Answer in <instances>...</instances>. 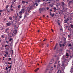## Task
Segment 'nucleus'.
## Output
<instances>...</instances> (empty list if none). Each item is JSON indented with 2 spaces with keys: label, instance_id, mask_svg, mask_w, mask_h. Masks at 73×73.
<instances>
[{
  "label": "nucleus",
  "instance_id": "f257e3e1",
  "mask_svg": "<svg viewBox=\"0 0 73 73\" xmlns=\"http://www.w3.org/2000/svg\"><path fill=\"white\" fill-rule=\"evenodd\" d=\"M10 31V30H9V29H5V33H7L8 34H11V33H9Z\"/></svg>",
  "mask_w": 73,
  "mask_h": 73
},
{
  "label": "nucleus",
  "instance_id": "f03ea898",
  "mask_svg": "<svg viewBox=\"0 0 73 73\" xmlns=\"http://www.w3.org/2000/svg\"><path fill=\"white\" fill-rule=\"evenodd\" d=\"M61 3V5L63 8H64V6L65 5V3H64V2H62Z\"/></svg>",
  "mask_w": 73,
  "mask_h": 73
},
{
  "label": "nucleus",
  "instance_id": "7ed1b4c3",
  "mask_svg": "<svg viewBox=\"0 0 73 73\" xmlns=\"http://www.w3.org/2000/svg\"><path fill=\"white\" fill-rule=\"evenodd\" d=\"M66 58H68V57H66L64 55H63V56L62 59H63V60H66V59H66Z\"/></svg>",
  "mask_w": 73,
  "mask_h": 73
},
{
  "label": "nucleus",
  "instance_id": "20e7f679",
  "mask_svg": "<svg viewBox=\"0 0 73 73\" xmlns=\"http://www.w3.org/2000/svg\"><path fill=\"white\" fill-rule=\"evenodd\" d=\"M11 23L10 22L7 23H6V25L7 26H10L11 25Z\"/></svg>",
  "mask_w": 73,
  "mask_h": 73
},
{
  "label": "nucleus",
  "instance_id": "39448f33",
  "mask_svg": "<svg viewBox=\"0 0 73 73\" xmlns=\"http://www.w3.org/2000/svg\"><path fill=\"white\" fill-rule=\"evenodd\" d=\"M39 10L41 12H43L44 11V8H40L39 9Z\"/></svg>",
  "mask_w": 73,
  "mask_h": 73
},
{
  "label": "nucleus",
  "instance_id": "423d86ee",
  "mask_svg": "<svg viewBox=\"0 0 73 73\" xmlns=\"http://www.w3.org/2000/svg\"><path fill=\"white\" fill-rule=\"evenodd\" d=\"M22 13H23V12H22L21 11L19 12V14L20 16L22 15Z\"/></svg>",
  "mask_w": 73,
  "mask_h": 73
},
{
  "label": "nucleus",
  "instance_id": "0eeeda50",
  "mask_svg": "<svg viewBox=\"0 0 73 73\" xmlns=\"http://www.w3.org/2000/svg\"><path fill=\"white\" fill-rule=\"evenodd\" d=\"M24 10H25V9H21V11L24 13Z\"/></svg>",
  "mask_w": 73,
  "mask_h": 73
},
{
  "label": "nucleus",
  "instance_id": "6e6552de",
  "mask_svg": "<svg viewBox=\"0 0 73 73\" xmlns=\"http://www.w3.org/2000/svg\"><path fill=\"white\" fill-rule=\"evenodd\" d=\"M17 30H14L13 31V33L14 34H16V33H17Z\"/></svg>",
  "mask_w": 73,
  "mask_h": 73
},
{
  "label": "nucleus",
  "instance_id": "1a4fd4ad",
  "mask_svg": "<svg viewBox=\"0 0 73 73\" xmlns=\"http://www.w3.org/2000/svg\"><path fill=\"white\" fill-rule=\"evenodd\" d=\"M67 20H66V19H65L64 21V23H67Z\"/></svg>",
  "mask_w": 73,
  "mask_h": 73
},
{
  "label": "nucleus",
  "instance_id": "9d476101",
  "mask_svg": "<svg viewBox=\"0 0 73 73\" xmlns=\"http://www.w3.org/2000/svg\"><path fill=\"white\" fill-rule=\"evenodd\" d=\"M25 1H23L22 2V3L23 4H25Z\"/></svg>",
  "mask_w": 73,
  "mask_h": 73
},
{
  "label": "nucleus",
  "instance_id": "9b49d317",
  "mask_svg": "<svg viewBox=\"0 0 73 73\" xmlns=\"http://www.w3.org/2000/svg\"><path fill=\"white\" fill-rule=\"evenodd\" d=\"M35 5H36V7H37V6H38V4H37V3H35L34 4V5L35 6Z\"/></svg>",
  "mask_w": 73,
  "mask_h": 73
},
{
  "label": "nucleus",
  "instance_id": "f8f14e48",
  "mask_svg": "<svg viewBox=\"0 0 73 73\" xmlns=\"http://www.w3.org/2000/svg\"><path fill=\"white\" fill-rule=\"evenodd\" d=\"M67 1L69 3H72V1H69V0H67Z\"/></svg>",
  "mask_w": 73,
  "mask_h": 73
},
{
  "label": "nucleus",
  "instance_id": "ddd939ff",
  "mask_svg": "<svg viewBox=\"0 0 73 73\" xmlns=\"http://www.w3.org/2000/svg\"><path fill=\"white\" fill-rule=\"evenodd\" d=\"M18 7L19 9H20L21 8V5H20L18 6Z\"/></svg>",
  "mask_w": 73,
  "mask_h": 73
},
{
  "label": "nucleus",
  "instance_id": "4468645a",
  "mask_svg": "<svg viewBox=\"0 0 73 73\" xmlns=\"http://www.w3.org/2000/svg\"><path fill=\"white\" fill-rule=\"evenodd\" d=\"M65 56L66 57V56H67V57H68V56H69V54H68V53H66V54Z\"/></svg>",
  "mask_w": 73,
  "mask_h": 73
},
{
  "label": "nucleus",
  "instance_id": "2eb2a0df",
  "mask_svg": "<svg viewBox=\"0 0 73 73\" xmlns=\"http://www.w3.org/2000/svg\"><path fill=\"white\" fill-rule=\"evenodd\" d=\"M13 40V39H12V38H10L9 39V41H11V40Z\"/></svg>",
  "mask_w": 73,
  "mask_h": 73
},
{
  "label": "nucleus",
  "instance_id": "dca6fc26",
  "mask_svg": "<svg viewBox=\"0 0 73 73\" xmlns=\"http://www.w3.org/2000/svg\"><path fill=\"white\" fill-rule=\"evenodd\" d=\"M66 20L67 21H69L70 20V19L69 18H67L66 19Z\"/></svg>",
  "mask_w": 73,
  "mask_h": 73
},
{
  "label": "nucleus",
  "instance_id": "f3484780",
  "mask_svg": "<svg viewBox=\"0 0 73 73\" xmlns=\"http://www.w3.org/2000/svg\"><path fill=\"white\" fill-rule=\"evenodd\" d=\"M61 65L60 64H58V67H60V66Z\"/></svg>",
  "mask_w": 73,
  "mask_h": 73
},
{
  "label": "nucleus",
  "instance_id": "a211bd4d",
  "mask_svg": "<svg viewBox=\"0 0 73 73\" xmlns=\"http://www.w3.org/2000/svg\"><path fill=\"white\" fill-rule=\"evenodd\" d=\"M38 69H39V68H38L37 69H36L35 70V72H37V70H38Z\"/></svg>",
  "mask_w": 73,
  "mask_h": 73
},
{
  "label": "nucleus",
  "instance_id": "6ab92c4d",
  "mask_svg": "<svg viewBox=\"0 0 73 73\" xmlns=\"http://www.w3.org/2000/svg\"><path fill=\"white\" fill-rule=\"evenodd\" d=\"M66 38H64V41H66Z\"/></svg>",
  "mask_w": 73,
  "mask_h": 73
},
{
  "label": "nucleus",
  "instance_id": "aec40b11",
  "mask_svg": "<svg viewBox=\"0 0 73 73\" xmlns=\"http://www.w3.org/2000/svg\"><path fill=\"white\" fill-rule=\"evenodd\" d=\"M8 59H9L8 60V61H11V58H8Z\"/></svg>",
  "mask_w": 73,
  "mask_h": 73
},
{
  "label": "nucleus",
  "instance_id": "412c9836",
  "mask_svg": "<svg viewBox=\"0 0 73 73\" xmlns=\"http://www.w3.org/2000/svg\"><path fill=\"white\" fill-rule=\"evenodd\" d=\"M49 6L50 7H53V5L52 4H50Z\"/></svg>",
  "mask_w": 73,
  "mask_h": 73
},
{
  "label": "nucleus",
  "instance_id": "4be33fe9",
  "mask_svg": "<svg viewBox=\"0 0 73 73\" xmlns=\"http://www.w3.org/2000/svg\"><path fill=\"white\" fill-rule=\"evenodd\" d=\"M59 72H60V73H61V70H58V71L57 72V73H58Z\"/></svg>",
  "mask_w": 73,
  "mask_h": 73
},
{
  "label": "nucleus",
  "instance_id": "5701e85b",
  "mask_svg": "<svg viewBox=\"0 0 73 73\" xmlns=\"http://www.w3.org/2000/svg\"><path fill=\"white\" fill-rule=\"evenodd\" d=\"M71 27L72 28V29H73V25H71Z\"/></svg>",
  "mask_w": 73,
  "mask_h": 73
},
{
  "label": "nucleus",
  "instance_id": "b1692460",
  "mask_svg": "<svg viewBox=\"0 0 73 73\" xmlns=\"http://www.w3.org/2000/svg\"><path fill=\"white\" fill-rule=\"evenodd\" d=\"M8 68H12V66L11 65H10L8 67Z\"/></svg>",
  "mask_w": 73,
  "mask_h": 73
},
{
  "label": "nucleus",
  "instance_id": "393cba45",
  "mask_svg": "<svg viewBox=\"0 0 73 73\" xmlns=\"http://www.w3.org/2000/svg\"><path fill=\"white\" fill-rule=\"evenodd\" d=\"M9 19L11 20L12 19V18L11 17H9Z\"/></svg>",
  "mask_w": 73,
  "mask_h": 73
},
{
  "label": "nucleus",
  "instance_id": "a878e982",
  "mask_svg": "<svg viewBox=\"0 0 73 73\" xmlns=\"http://www.w3.org/2000/svg\"><path fill=\"white\" fill-rule=\"evenodd\" d=\"M64 44H66V41H64Z\"/></svg>",
  "mask_w": 73,
  "mask_h": 73
},
{
  "label": "nucleus",
  "instance_id": "bb28decb",
  "mask_svg": "<svg viewBox=\"0 0 73 73\" xmlns=\"http://www.w3.org/2000/svg\"><path fill=\"white\" fill-rule=\"evenodd\" d=\"M10 10L11 11H13L14 10L13 9H10Z\"/></svg>",
  "mask_w": 73,
  "mask_h": 73
},
{
  "label": "nucleus",
  "instance_id": "cd10ccee",
  "mask_svg": "<svg viewBox=\"0 0 73 73\" xmlns=\"http://www.w3.org/2000/svg\"><path fill=\"white\" fill-rule=\"evenodd\" d=\"M50 16H51L52 17H53V16H54V14H51V15H50Z\"/></svg>",
  "mask_w": 73,
  "mask_h": 73
},
{
  "label": "nucleus",
  "instance_id": "c85d7f7f",
  "mask_svg": "<svg viewBox=\"0 0 73 73\" xmlns=\"http://www.w3.org/2000/svg\"><path fill=\"white\" fill-rule=\"evenodd\" d=\"M71 45H72V44H69V45H68V46H71Z\"/></svg>",
  "mask_w": 73,
  "mask_h": 73
},
{
  "label": "nucleus",
  "instance_id": "c756f323",
  "mask_svg": "<svg viewBox=\"0 0 73 73\" xmlns=\"http://www.w3.org/2000/svg\"><path fill=\"white\" fill-rule=\"evenodd\" d=\"M53 61H54V59H52L51 60V62H53Z\"/></svg>",
  "mask_w": 73,
  "mask_h": 73
},
{
  "label": "nucleus",
  "instance_id": "7c9ffc66",
  "mask_svg": "<svg viewBox=\"0 0 73 73\" xmlns=\"http://www.w3.org/2000/svg\"><path fill=\"white\" fill-rule=\"evenodd\" d=\"M1 37L2 38H4V35H2Z\"/></svg>",
  "mask_w": 73,
  "mask_h": 73
},
{
  "label": "nucleus",
  "instance_id": "2f4dec72",
  "mask_svg": "<svg viewBox=\"0 0 73 73\" xmlns=\"http://www.w3.org/2000/svg\"><path fill=\"white\" fill-rule=\"evenodd\" d=\"M23 17V16H22V15L21 16H19V17L20 19H21L22 17Z\"/></svg>",
  "mask_w": 73,
  "mask_h": 73
},
{
  "label": "nucleus",
  "instance_id": "473e14b6",
  "mask_svg": "<svg viewBox=\"0 0 73 73\" xmlns=\"http://www.w3.org/2000/svg\"><path fill=\"white\" fill-rule=\"evenodd\" d=\"M3 10H0V12H3Z\"/></svg>",
  "mask_w": 73,
  "mask_h": 73
},
{
  "label": "nucleus",
  "instance_id": "72a5a7b5",
  "mask_svg": "<svg viewBox=\"0 0 73 73\" xmlns=\"http://www.w3.org/2000/svg\"><path fill=\"white\" fill-rule=\"evenodd\" d=\"M5 53H6V54H8V51H7V52H5Z\"/></svg>",
  "mask_w": 73,
  "mask_h": 73
},
{
  "label": "nucleus",
  "instance_id": "f704fd0d",
  "mask_svg": "<svg viewBox=\"0 0 73 73\" xmlns=\"http://www.w3.org/2000/svg\"><path fill=\"white\" fill-rule=\"evenodd\" d=\"M57 23H58V25H60V23H59V22H58Z\"/></svg>",
  "mask_w": 73,
  "mask_h": 73
},
{
  "label": "nucleus",
  "instance_id": "c9c22d12",
  "mask_svg": "<svg viewBox=\"0 0 73 73\" xmlns=\"http://www.w3.org/2000/svg\"><path fill=\"white\" fill-rule=\"evenodd\" d=\"M9 7V6L7 5V6H6V9H7V8H8Z\"/></svg>",
  "mask_w": 73,
  "mask_h": 73
},
{
  "label": "nucleus",
  "instance_id": "e433bc0d",
  "mask_svg": "<svg viewBox=\"0 0 73 73\" xmlns=\"http://www.w3.org/2000/svg\"><path fill=\"white\" fill-rule=\"evenodd\" d=\"M59 45H60V47H61V46H62V44H59Z\"/></svg>",
  "mask_w": 73,
  "mask_h": 73
},
{
  "label": "nucleus",
  "instance_id": "4c0bfd02",
  "mask_svg": "<svg viewBox=\"0 0 73 73\" xmlns=\"http://www.w3.org/2000/svg\"><path fill=\"white\" fill-rule=\"evenodd\" d=\"M53 9H54V10H56V7H54L53 8Z\"/></svg>",
  "mask_w": 73,
  "mask_h": 73
},
{
  "label": "nucleus",
  "instance_id": "58836bf2",
  "mask_svg": "<svg viewBox=\"0 0 73 73\" xmlns=\"http://www.w3.org/2000/svg\"><path fill=\"white\" fill-rule=\"evenodd\" d=\"M46 40V39L45 38L44 40H43V41H45Z\"/></svg>",
  "mask_w": 73,
  "mask_h": 73
},
{
  "label": "nucleus",
  "instance_id": "ea45409f",
  "mask_svg": "<svg viewBox=\"0 0 73 73\" xmlns=\"http://www.w3.org/2000/svg\"><path fill=\"white\" fill-rule=\"evenodd\" d=\"M25 3H26V4H28V1H25Z\"/></svg>",
  "mask_w": 73,
  "mask_h": 73
},
{
  "label": "nucleus",
  "instance_id": "a19ab883",
  "mask_svg": "<svg viewBox=\"0 0 73 73\" xmlns=\"http://www.w3.org/2000/svg\"><path fill=\"white\" fill-rule=\"evenodd\" d=\"M15 23L14 24H17V21H15Z\"/></svg>",
  "mask_w": 73,
  "mask_h": 73
},
{
  "label": "nucleus",
  "instance_id": "79ce46f5",
  "mask_svg": "<svg viewBox=\"0 0 73 73\" xmlns=\"http://www.w3.org/2000/svg\"><path fill=\"white\" fill-rule=\"evenodd\" d=\"M8 64H10V65H11L12 64V63H9V62H8Z\"/></svg>",
  "mask_w": 73,
  "mask_h": 73
},
{
  "label": "nucleus",
  "instance_id": "37998d69",
  "mask_svg": "<svg viewBox=\"0 0 73 73\" xmlns=\"http://www.w3.org/2000/svg\"><path fill=\"white\" fill-rule=\"evenodd\" d=\"M17 17H15V20H17Z\"/></svg>",
  "mask_w": 73,
  "mask_h": 73
},
{
  "label": "nucleus",
  "instance_id": "c03bdc74",
  "mask_svg": "<svg viewBox=\"0 0 73 73\" xmlns=\"http://www.w3.org/2000/svg\"><path fill=\"white\" fill-rule=\"evenodd\" d=\"M54 64H57V60H56V61L54 63Z\"/></svg>",
  "mask_w": 73,
  "mask_h": 73
},
{
  "label": "nucleus",
  "instance_id": "a18cd8bd",
  "mask_svg": "<svg viewBox=\"0 0 73 73\" xmlns=\"http://www.w3.org/2000/svg\"><path fill=\"white\" fill-rule=\"evenodd\" d=\"M62 45L63 46H65V44H63Z\"/></svg>",
  "mask_w": 73,
  "mask_h": 73
},
{
  "label": "nucleus",
  "instance_id": "49530a36",
  "mask_svg": "<svg viewBox=\"0 0 73 73\" xmlns=\"http://www.w3.org/2000/svg\"><path fill=\"white\" fill-rule=\"evenodd\" d=\"M31 8H30L29 10L28 11V12H29V11H30V10H31Z\"/></svg>",
  "mask_w": 73,
  "mask_h": 73
},
{
  "label": "nucleus",
  "instance_id": "de8ad7c7",
  "mask_svg": "<svg viewBox=\"0 0 73 73\" xmlns=\"http://www.w3.org/2000/svg\"><path fill=\"white\" fill-rule=\"evenodd\" d=\"M56 49V46H55L54 48V50H55Z\"/></svg>",
  "mask_w": 73,
  "mask_h": 73
},
{
  "label": "nucleus",
  "instance_id": "09e8293b",
  "mask_svg": "<svg viewBox=\"0 0 73 73\" xmlns=\"http://www.w3.org/2000/svg\"><path fill=\"white\" fill-rule=\"evenodd\" d=\"M49 9V7H46L47 10H48V9Z\"/></svg>",
  "mask_w": 73,
  "mask_h": 73
},
{
  "label": "nucleus",
  "instance_id": "8fccbe9b",
  "mask_svg": "<svg viewBox=\"0 0 73 73\" xmlns=\"http://www.w3.org/2000/svg\"><path fill=\"white\" fill-rule=\"evenodd\" d=\"M16 0H13V1L14 2H16Z\"/></svg>",
  "mask_w": 73,
  "mask_h": 73
},
{
  "label": "nucleus",
  "instance_id": "3c124183",
  "mask_svg": "<svg viewBox=\"0 0 73 73\" xmlns=\"http://www.w3.org/2000/svg\"><path fill=\"white\" fill-rule=\"evenodd\" d=\"M11 68H10V69L9 70V71L10 72V71L11 70Z\"/></svg>",
  "mask_w": 73,
  "mask_h": 73
},
{
  "label": "nucleus",
  "instance_id": "603ef678",
  "mask_svg": "<svg viewBox=\"0 0 73 73\" xmlns=\"http://www.w3.org/2000/svg\"><path fill=\"white\" fill-rule=\"evenodd\" d=\"M13 7V6H12V5H11V6L10 8H12V7Z\"/></svg>",
  "mask_w": 73,
  "mask_h": 73
},
{
  "label": "nucleus",
  "instance_id": "864d4df0",
  "mask_svg": "<svg viewBox=\"0 0 73 73\" xmlns=\"http://www.w3.org/2000/svg\"><path fill=\"white\" fill-rule=\"evenodd\" d=\"M66 51L68 52H70V50H67Z\"/></svg>",
  "mask_w": 73,
  "mask_h": 73
},
{
  "label": "nucleus",
  "instance_id": "5fc2aeb1",
  "mask_svg": "<svg viewBox=\"0 0 73 73\" xmlns=\"http://www.w3.org/2000/svg\"><path fill=\"white\" fill-rule=\"evenodd\" d=\"M4 56H5V57H7V54H5Z\"/></svg>",
  "mask_w": 73,
  "mask_h": 73
},
{
  "label": "nucleus",
  "instance_id": "6e6d98bb",
  "mask_svg": "<svg viewBox=\"0 0 73 73\" xmlns=\"http://www.w3.org/2000/svg\"><path fill=\"white\" fill-rule=\"evenodd\" d=\"M11 51L12 52V54H13V50H12Z\"/></svg>",
  "mask_w": 73,
  "mask_h": 73
},
{
  "label": "nucleus",
  "instance_id": "4d7b16f0",
  "mask_svg": "<svg viewBox=\"0 0 73 73\" xmlns=\"http://www.w3.org/2000/svg\"><path fill=\"white\" fill-rule=\"evenodd\" d=\"M5 40H7V38L6 37H5Z\"/></svg>",
  "mask_w": 73,
  "mask_h": 73
},
{
  "label": "nucleus",
  "instance_id": "13d9d810",
  "mask_svg": "<svg viewBox=\"0 0 73 73\" xmlns=\"http://www.w3.org/2000/svg\"><path fill=\"white\" fill-rule=\"evenodd\" d=\"M22 8H25V6H22Z\"/></svg>",
  "mask_w": 73,
  "mask_h": 73
},
{
  "label": "nucleus",
  "instance_id": "bf43d9fd",
  "mask_svg": "<svg viewBox=\"0 0 73 73\" xmlns=\"http://www.w3.org/2000/svg\"><path fill=\"white\" fill-rule=\"evenodd\" d=\"M38 1V2H40V0H37Z\"/></svg>",
  "mask_w": 73,
  "mask_h": 73
},
{
  "label": "nucleus",
  "instance_id": "052dcab7",
  "mask_svg": "<svg viewBox=\"0 0 73 73\" xmlns=\"http://www.w3.org/2000/svg\"><path fill=\"white\" fill-rule=\"evenodd\" d=\"M64 63H62V66H64Z\"/></svg>",
  "mask_w": 73,
  "mask_h": 73
},
{
  "label": "nucleus",
  "instance_id": "680f3d73",
  "mask_svg": "<svg viewBox=\"0 0 73 73\" xmlns=\"http://www.w3.org/2000/svg\"><path fill=\"white\" fill-rule=\"evenodd\" d=\"M5 70H7V67H6V68H5Z\"/></svg>",
  "mask_w": 73,
  "mask_h": 73
},
{
  "label": "nucleus",
  "instance_id": "e2e57ef3",
  "mask_svg": "<svg viewBox=\"0 0 73 73\" xmlns=\"http://www.w3.org/2000/svg\"><path fill=\"white\" fill-rule=\"evenodd\" d=\"M14 27H15V28H16V25H15Z\"/></svg>",
  "mask_w": 73,
  "mask_h": 73
},
{
  "label": "nucleus",
  "instance_id": "0e129e2a",
  "mask_svg": "<svg viewBox=\"0 0 73 73\" xmlns=\"http://www.w3.org/2000/svg\"><path fill=\"white\" fill-rule=\"evenodd\" d=\"M48 70V69H46V72H47V71Z\"/></svg>",
  "mask_w": 73,
  "mask_h": 73
},
{
  "label": "nucleus",
  "instance_id": "69168bd1",
  "mask_svg": "<svg viewBox=\"0 0 73 73\" xmlns=\"http://www.w3.org/2000/svg\"><path fill=\"white\" fill-rule=\"evenodd\" d=\"M48 46H49V45L47 44V47H48Z\"/></svg>",
  "mask_w": 73,
  "mask_h": 73
},
{
  "label": "nucleus",
  "instance_id": "338daca9",
  "mask_svg": "<svg viewBox=\"0 0 73 73\" xmlns=\"http://www.w3.org/2000/svg\"><path fill=\"white\" fill-rule=\"evenodd\" d=\"M24 72H23V73H24L25 72V70H24Z\"/></svg>",
  "mask_w": 73,
  "mask_h": 73
},
{
  "label": "nucleus",
  "instance_id": "774afa93",
  "mask_svg": "<svg viewBox=\"0 0 73 73\" xmlns=\"http://www.w3.org/2000/svg\"><path fill=\"white\" fill-rule=\"evenodd\" d=\"M59 60V59H58V58H57V60H56V61H57V60H58H58Z\"/></svg>",
  "mask_w": 73,
  "mask_h": 73
}]
</instances>
